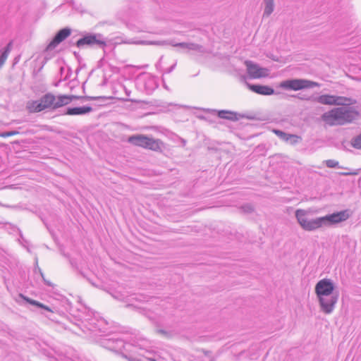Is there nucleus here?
<instances>
[{
    "instance_id": "f257e3e1",
    "label": "nucleus",
    "mask_w": 361,
    "mask_h": 361,
    "mask_svg": "<svg viewBox=\"0 0 361 361\" xmlns=\"http://www.w3.org/2000/svg\"><path fill=\"white\" fill-rule=\"evenodd\" d=\"M78 98L75 95L60 94L56 96L49 92L38 100L27 102L26 109L29 113H38L48 109H56L69 104L73 99Z\"/></svg>"
},
{
    "instance_id": "f03ea898",
    "label": "nucleus",
    "mask_w": 361,
    "mask_h": 361,
    "mask_svg": "<svg viewBox=\"0 0 361 361\" xmlns=\"http://www.w3.org/2000/svg\"><path fill=\"white\" fill-rule=\"evenodd\" d=\"M334 284L329 279H324L318 281L315 286V293L319 299L322 310L326 314L333 312L338 301V295H334Z\"/></svg>"
},
{
    "instance_id": "7ed1b4c3",
    "label": "nucleus",
    "mask_w": 361,
    "mask_h": 361,
    "mask_svg": "<svg viewBox=\"0 0 361 361\" xmlns=\"http://www.w3.org/2000/svg\"><path fill=\"white\" fill-rule=\"evenodd\" d=\"M358 114L355 109L338 107L324 113L321 118L327 126H343L354 121Z\"/></svg>"
},
{
    "instance_id": "20e7f679",
    "label": "nucleus",
    "mask_w": 361,
    "mask_h": 361,
    "mask_svg": "<svg viewBox=\"0 0 361 361\" xmlns=\"http://www.w3.org/2000/svg\"><path fill=\"white\" fill-rule=\"evenodd\" d=\"M128 142L134 146L154 152H161L164 145L161 140L154 139L143 134L131 135L128 138Z\"/></svg>"
},
{
    "instance_id": "39448f33",
    "label": "nucleus",
    "mask_w": 361,
    "mask_h": 361,
    "mask_svg": "<svg viewBox=\"0 0 361 361\" xmlns=\"http://www.w3.org/2000/svg\"><path fill=\"white\" fill-rule=\"evenodd\" d=\"M307 214V212L304 209H298L295 212L297 220L304 230L311 231L322 227L321 217L309 219Z\"/></svg>"
},
{
    "instance_id": "423d86ee",
    "label": "nucleus",
    "mask_w": 361,
    "mask_h": 361,
    "mask_svg": "<svg viewBox=\"0 0 361 361\" xmlns=\"http://www.w3.org/2000/svg\"><path fill=\"white\" fill-rule=\"evenodd\" d=\"M279 86L286 90L297 91L302 89L318 87L319 86V84L305 79H293L283 81L280 83Z\"/></svg>"
},
{
    "instance_id": "0eeeda50",
    "label": "nucleus",
    "mask_w": 361,
    "mask_h": 361,
    "mask_svg": "<svg viewBox=\"0 0 361 361\" xmlns=\"http://www.w3.org/2000/svg\"><path fill=\"white\" fill-rule=\"evenodd\" d=\"M317 101L322 104L330 106H348L355 102V100L349 97L331 94L320 95L317 98Z\"/></svg>"
},
{
    "instance_id": "6e6552de",
    "label": "nucleus",
    "mask_w": 361,
    "mask_h": 361,
    "mask_svg": "<svg viewBox=\"0 0 361 361\" xmlns=\"http://www.w3.org/2000/svg\"><path fill=\"white\" fill-rule=\"evenodd\" d=\"M350 215L351 212L348 209H345L322 216L321 217V219H322V226L326 224H335L345 221L350 216Z\"/></svg>"
},
{
    "instance_id": "1a4fd4ad",
    "label": "nucleus",
    "mask_w": 361,
    "mask_h": 361,
    "mask_svg": "<svg viewBox=\"0 0 361 361\" xmlns=\"http://www.w3.org/2000/svg\"><path fill=\"white\" fill-rule=\"evenodd\" d=\"M245 64L247 68V74L251 78L258 79L266 78L269 75L268 69L261 68L257 64H255L250 61H246Z\"/></svg>"
},
{
    "instance_id": "9d476101",
    "label": "nucleus",
    "mask_w": 361,
    "mask_h": 361,
    "mask_svg": "<svg viewBox=\"0 0 361 361\" xmlns=\"http://www.w3.org/2000/svg\"><path fill=\"white\" fill-rule=\"evenodd\" d=\"M71 33V30L69 28H63L59 30L51 42L48 44L47 49L52 50L56 46H58L61 42H62L64 39H66L68 36H70Z\"/></svg>"
},
{
    "instance_id": "9b49d317",
    "label": "nucleus",
    "mask_w": 361,
    "mask_h": 361,
    "mask_svg": "<svg viewBox=\"0 0 361 361\" xmlns=\"http://www.w3.org/2000/svg\"><path fill=\"white\" fill-rule=\"evenodd\" d=\"M248 88L251 91L262 95H271L274 93V90L267 85H249Z\"/></svg>"
},
{
    "instance_id": "f8f14e48",
    "label": "nucleus",
    "mask_w": 361,
    "mask_h": 361,
    "mask_svg": "<svg viewBox=\"0 0 361 361\" xmlns=\"http://www.w3.org/2000/svg\"><path fill=\"white\" fill-rule=\"evenodd\" d=\"M101 44L105 45V42L97 39L95 35H87L83 38L80 39L77 41L76 44L78 47L84 45H92V44Z\"/></svg>"
},
{
    "instance_id": "ddd939ff",
    "label": "nucleus",
    "mask_w": 361,
    "mask_h": 361,
    "mask_svg": "<svg viewBox=\"0 0 361 361\" xmlns=\"http://www.w3.org/2000/svg\"><path fill=\"white\" fill-rule=\"evenodd\" d=\"M92 109L90 106H81L69 108L67 109L66 114L73 116V115H81L90 113Z\"/></svg>"
},
{
    "instance_id": "4468645a",
    "label": "nucleus",
    "mask_w": 361,
    "mask_h": 361,
    "mask_svg": "<svg viewBox=\"0 0 361 361\" xmlns=\"http://www.w3.org/2000/svg\"><path fill=\"white\" fill-rule=\"evenodd\" d=\"M218 116L221 118L230 121H236L238 119L237 113L226 110L219 111L218 112Z\"/></svg>"
},
{
    "instance_id": "2eb2a0df",
    "label": "nucleus",
    "mask_w": 361,
    "mask_h": 361,
    "mask_svg": "<svg viewBox=\"0 0 361 361\" xmlns=\"http://www.w3.org/2000/svg\"><path fill=\"white\" fill-rule=\"evenodd\" d=\"M273 133L285 141L293 140L294 142H296L300 139L297 135L286 134L279 130H273Z\"/></svg>"
},
{
    "instance_id": "dca6fc26",
    "label": "nucleus",
    "mask_w": 361,
    "mask_h": 361,
    "mask_svg": "<svg viewBox=\"0 0 361 361\" xmlns=\"http://www.w3.org/2000/svg\"><path fill=\"white\" fill-rule=\"evenodd\" d=\"M23 299L27 302H28L29 304L30 305H35V306H37V307H41V308H43L49 312H52V310L47 306L44 305V304L39 302H37L36 300H32L29 298H27V297H23Z\"/></svg>"
},
{
    "instance_id": "f3484780",
    "label": "nucleus",
    "mask_w": 361,
    "mask_h": 361,
    "mask_svg": "<svg viewBox=\"0 0 361 361\" xmlns=\"http://www.w3.org/2000/svg\"><path fill=\"white\" fill-rule=\"evenodd\" d=\"M274 0H266L265 13L269 15L273 11Z\"/></svg>"
},
{
    "instance_id": "a211bd4d",
    "label": "nucleus",
    "mask_w": 361,
    "mask_h": 361,
    "mask_svg": "<svg viewBox=\"0 0 361 361\" xmlns=\"http://www.w3.org/2000/svg\"><path fill=\"white\" fill-rule=\"evenodd\" d=\"M352 145L354 147L357 149H361V135L355 137L352 142Z\"/></svg>"
},
{
    "instance_id": "6ab92c4d",
    "label": "nucleus",
    "mask_w": 361,
    "mask_h": 361,
    "mask_svg": "<svg viewBox=\"0 0 361 361\" xmlns=\"http://www.w3.org/2000/svg\"><path fill=\"white\" fill-rule=\"evenodd\" d=\"M18 134H19V133L16 130L8 131V132L0 133V137H8L14 136V135H16Z\"/></svg>"
},
{
    "instance_id": "aec40b11",
    "label": "nucleus",
    "mask_w": 361,
    "mask_h": 361,
    "mask_svg": "<svg viewBox=\"0 0 361 361\" xmlns=\"http://www.w3.org/2000/svg\"><path fill=\"white\" fill-rule=\"evenodd\" d=\"M8 55H9V54L6 53V51H4L3 52V54H1V58H0V66L4 64V63L6 61Z\"/></svg>"
},
{
    "instance_id": "412c9836",
    "label": "nucleus",
    "mask_w": 361,
    "mask_h": 361,
    "mask_svg": "<svg viewBox=\"0 0 361 361\" xmlns=\"http://www.w3.org/2000/svg\"><path fill=\"white\" fill-rule=\"evenodd\" d=\"M326 164L328 167L334 168L338 165V162L334 160L329 159L326 161Z\"/></svg>"
},
{
    "instance_id": "4be33fe9",
    "label": "nucleus",
    "mask_w": 361,
    "mask_h": 361,
    "mask_svg": "<svg viewBox=\"0 0 361 361\" xmlns=\"http://www.w3.org/2000/svg\"><path fill=\"white\" fill-rule=\"evenodd\" d=\"M12 45H13V42H10L7 46L5 48V51H6V53H8L10 54L11 49H12Z\"/></svg>"
},
{
    "instance_id": "5701e85b",
    "label": "nucleus",
    "mask_w": 361,
    "mask_h": 361,
    "mask_svg": "<svg viewBox=\"0 0 361 361\" xmlns=\"http://www.w3.org/2000/svg\"><path fill=\"white\" fill-rule=\"evenodd\" d=\"M179 46H180V47H185L186 44H184V43H181V44H179Z\"/></svg>"
},
{
    "instance_id": "b1692460",
    "label": "nucleus",
    "mask_w": 361,
    "mask_h": 361,
    "mask_svg": "<svg viewBox=\"0 0 361 361\" xmlns=\"http://www.w3.org/2000/svg\"><path fill=\"white\" fill-rule=\"evenodd\" d=\"M148 361H156V360L154 359H152V358H149Z\"/></svg>"
}]
</instances>
